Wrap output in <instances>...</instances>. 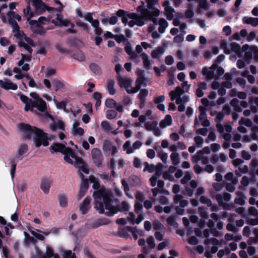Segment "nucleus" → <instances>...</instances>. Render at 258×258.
I'll use <instances>...</instances> for the list:
<instances>
[{
  "instance_id": "obj_1",
  "label": "nucleus",
  "mask_w": 258,
  "mask_h": 258,
  "mask_svg": "<svg viewBox=\"0 0 258 258\" xmlns=\"http://www.w3.org/2000/svg\"><path fill=\"white\" fill-rule=\"evenodd\" d=\"M94 199V208L99 214H104L107 216H113L121 210L128 211L130 209L128 203L126 201L121 203V206H113L111 194L105 188L94 191L93 194Z\"/></svg>"
},
{
  "instance_id": "obj_2",
  "label": "nucleus",
  "mask_w": 258,
  "mask_h": 258,
  "mask_svg": "<svg viewBox=\"0 0 258 258\" xmlns=\"http://www.w3.org/2000/svg\"><path fill=\"white\" fill-rule=\"evenodd\" d=\"M19 128L23 132L25 139L30 140L33 136V141L36 147H39L41 145L44 147L48 146L47 134L41 129L23 122L19 124Z\"/></svg>"
},
{
  "instance_id": "obj_3",
  "label": "nucleus",
  "mask_w": 258,
  "mask_h": 258,
  "mask_svg": "<svg viewBox=\"0 0 258 258\" xmlns=\"http://www.w3.org/2000/svg\"><path fill=\"white\" fill-rule=\"evenodd\" d=\"M211 234L214 236H218L220 235V232L216 229V227L219 229L221 230L224 227V223L219 220L218 216L216 213L211 214Z\"/></svg>"
},
{
  "instance_id": "obj_4",
  "label": "nucleus",
  "mask_w": 258,
  "mask_h": 258,
  "mask_svg": "<svg viewBox=\"0 0 258 258\" xmlns=\"http://www.w3.org/2000/svg\"><path fill=\"white\" fill-rule=\"evenodd\" d=\"M242 49L245 51L244 59L247 63H249L252 58L258 60V49L256 47H249L248 45L243 46Z\"/></svg>"
},
{
  "instance_id": "obj_5",
  "label": "nucleus",
  "mask_w": 258,
  "mask_h": 258,
  "mask_svg": "<svg viewBox=\"0 0 258 258\" xmlns=\"http://www.w3.org/2000/svg\"><path fill=\"white\" fill-rule=\"evenodd\" d=\"M191 160L194 163H197L201 160L203 164H207L205 167V171L210 173V164H207L209 162V160L207 157L204 156L203 151L200 150L198 151L197 153L192 157Z\"/></svg>"
},
{
  "instance_id": "obj_6",
  "label": "nucleus",
  "mask_w": 258,
  "mask_h": 258,
  "mask_svg": "<svg viewBox=\"0 0 258 258\" xmlns=\"http://www.w3.org/2000/svg\"><path fill=\"white\" fill-rule=\"evenodd\" d=\"M91 157L93 163L97 167H100L101 165L104 157L100 149L97 148H94L91 151Z\"/></svg>"
},
{
  "instance_id": "obj_7",
  "label": "nucleus",
  "mask_w": 258,
  "mask_h": 258,
  "mask_svg": "<svg viewBox=\"0 0 258 258\" xmlns=\"http://www.w3.org/2000/svg\"><path fill=\"white\" fill-rule=\"evenodd\" d=\"M27 21L30 25V29L32 31L37 34L44 35L46 33V30L44 28L39 24L37 20L27 19Z\"/></svg>"
},
{
  "instance_id": "obj_8",
  "label": "nucleus",
  "mask_w": 258,
  "mask_h": 258,
  "mask_svg": "<svg viewBox=\"0 0 258 258\" xmlns=\"http://www.w3.org/2000/svg\"><path fill=\"white\" fill-rule=\"evenodd\" d=\"M49 150L52 154L54 153L60 152L61 154H64L66 150L71 151V148L66 147L64 144L59 143H54L50 147Z\"/></svg>"
},
{
  "instance_id": "obj_9",
  "label": "nucleus",
  "mask_w": 258,
  "mask_h": 258,
  "mask_svg": "<svg viewBox=\"0 0 258 258\" xmlns=\"http://www.w3.org/2000/svg\"><path fill=\"white\" fill-rule=\"evenodd\" d=\"M224 70L222 67L218 66L216 63H213L211 66V80L212 79H218L224 74Z\"/></svg>"
},
{
  "instance_id": "obj_10",
  "label": "nucleus",
  "mask_w": 258,
  "mask_h": 258,
  "mask_svg": "<svg viewBox=\"0 0 258 258\" xmlns=\"http://www.w3.org/2000/svg\"><path fill=\"white\" fill-rule=\"evenodd\" d=\"M199 109L200 112L199 115V119L201 122V125L204 127L209 126L210 120L207 119V115L206 114L207 109L201 105L199 106Z\"/></svg>"
},
{
  "instance_id": "obj_11",
  "label": "nucleus",
  "mask_w": 258,
  "mask_h": 258,
  "mask_svg": "<svg viewBox=\"0 0 258 258\" xmlns=\"http://www.w3.org/2000/svg\"><path fill=\"white\" fill-rule=\"evenodd\" d=\"M91 198L90 197H87L84 201L80 204V210L83 214H86L90 208Z\"/></svg>"
},
{
  "instance_id": "obj_12",
  "label": "nucleus",
  "mask_w": 258,
  "mask_h": 258,
  "mask_svg": "<svg viewBox=\"0 0 258 258\" xmlns=\"http://www.w3.org/2000/svg\"><path fill=\"white\" fill-rule=\"evenodd\" d=\"M147 3V7L148 9L151 11V13H153V15L156 17H158L160 14V10L154 7V6L158 2V0H146Z\"/></svg>"
},
{
  "instance_id": "obj_13",
  "label": "nucleus",
  "mask_w": 258,
  "mask_h": 258,
  "mask_svg": "<svg viewBox=\"0 0 258 258\" xmlns=\"http://www.w3.org/2000/svg\"><path fill=\"white\" fill-rule=\"evenodd\" d=\"M33 102L35 108H36L39 111L44 112L46 110V103L42 98L38 99L37 100H34Z\"/></svg>"
},
{
  "instance_id": "obj_14",
  "label": "nucleus",
  "mask_w": 258,
  "mask_h": 258,
  "mask_svg": "<svg viewBox=\"0 0 258 258\" xmlns=\"http://www.w3.org/2000/svg\"><path fill=\"white\" fill-rule=\"evenodd\" d=\"M118 81L120 87H123L126 89H128L130 87L132 84V80L130 79L125 78L124 79L122 77L120 76L118 78Z\"/></svg>"
},
{
  "instance_id": "obj_15",
  "label": "nucleus",
  "mask_w": 258,
  "mask_h": 258,
  "mask_svg": "<svg viewBox=\"0 0 258 258\" xmlns=\"http://www.w3.org/2000/svg\"><path fill=\"white\" fill-rule=\"evenodd\" d=\"M223 78L225 81L222 83V86L227 89L231 88L232 87L231 83L232 80V75L229 73H226L224 75Z\"/></svg>"
},
{
  "instance_id": "obj_16",
  "label": "nucleus",
  "mask_w": 258,
  "mask_h": 258,
  "mask_svg": "<svg viewBox=\"0 0 258 258\" xmlns=\"http://www.w3.org/2000/svg\"><path fill=\"white\" fill-rule=\"evenodd\" d=\"M0 87L6 90H16L18 88L17 85L10 82H4L0 80Z\"/></svg>"
},
{
  "instance_id": "obj_17",
  "label": "nucleus",
  "mask_w": 258,
  "mask_h": 258,
  "mask_svg": "<svg viewBox=\"0 0 258 258\" xmlns=\"http://www.w3.org/2000/svg\"><path fill=\"white\" fill-rule=\"evenodd\" d=\"M71 151H68L67 150H66L65 153L63 154L64 156L63 157L64 160L67 162L69 164H74V161L70 158V156L73 158L76 157V153L73 150L72 148H71Z\"/></svg>"
},
{
  "instance_id": "obj_18",
  "label": "nucleus",
  "mask_w": 258,
  "mask_h": 258,
  "mask_svg": "<svg viewBox=\"0 0 258 258\" xmlns=\"http://www.w3.org/2000/svg\"><path fill=\"white\" fill-rule=\"evenodd\" d=\"M200 126V123L196 117L195 121H194V127L197 129L196 133L197 134H200L202 136H206L208 133V129L206 127L200 128L199 127Z\"/></svg>"
},
{
  "instance_id": "obj_19",
  "label": "nucleus",
  "mask_w": 258,
  "mask_h": 258,
  "mask_svg": "<svg viewBox=\"0 0 258 258\" xmlns=\"http://www.w3.org/2000/svg\"><path fill=\"white\" fill-rule=\"evenodd\" d=\"M40 187L45 194H48L50 187V182L49 180L46 178H43L41 179Z\"/></svg>"
},
{
  "instance_id": "obj_20",
  "label": "nucleus",
  "mask_w": 258,
  "mask_h": 258,
  "mask_svg": "<svg viewBox=\"0 0 258 258\" xmlns=\"http://www.w3.org/2000/svg\"><path fill=\"white\" fill-rule=\"evenodd\" d=\"M145 3L142 2V5L137 7V10L138 12H140L141 15H143L144 18L149 17L151 14V11L146 9L144 7Z\"/></svg>"
},
{
  "instance_id": "obj_21",
  "label": "nucleus",
  "mask_w": 258,
  "mask_h": 258,
  "mask_svg": "<svg viewBox=\"0 0 258 258\" xmlns=\"http://www.w3.org/2000/svg\"><path fill=\"white\" fill-rule=\"evenodd\" d=\"M241 46L238 43L235 42H232L229 45V49L225 48V52L226 53H229L230 51L238 53L240 51Z\"/></svg>"
},
{
  "instance_id": "obj_22",
  "label": "nucleus",
  "mask_w": 258,
  "mask_h": 258,
  "mask_svg": "<svg viewBox=\"0 0 258 258\" xmlns=\"http://www.w3.org/2000/svg\"><path fill=\"white\" fill-rule=\"evenodd\" d=\"M243 23L246 24H250L253 27L258 25V18L248 17H244L242 18Z\"/></svg>"
},
{
  "instance_id": "obj_23",
  "label": "nucleus",
  "mask_w": 258,
  "mask_h": 258,
  "mask_svg": "<svg viewBox=\"0 0 258 258\" xmlns=\"http://www.w3.org/2000/svg\"><path fill=\"white\" fill-rule=\"evenodd\" d=\"M57 199L59 205L62 208H65L68 206V198L67 195L64 194H59L58 195Z\"/></svg>"
},
{
  "instance_id": "obj_24",
  "label": "nucleus",
  "mask_w": 258,
  "mask_h": 258,
  "mask_svg": "<svg viewBox=\"0 0 258 258\" xmlns=\"http://www.w3.org/2000/svg\"><path fill=\"white\" fill-rule=\"evenodd\" d=\"M218 131L221 134H224V132L226 133H230L231 132L232 127L229 124H226L224 126L218 123L216 125Z\"/></svg>"
},
{
  "instance_id": "obj_25",
  "label": "nucleus",
  "mask_w": 258,
  "mask_h": 258,
  "mask_svg": "<svg viewBox=\"0 0 258 258\" xmlns=\"http://www.w3.org/2000/svg\"><path fill=\"white\" fill-rule=\"evenodd\" d=\"M126 11L122 9L118 10L116 13L117 17L121 18L122 22L125 25L128 23V17L126 16Z\"/></svg>"
},
{
  "instance_id": "obj_26",
  "label": "nucleus",
  "mask_w": 258,
  "mask_h": 258,
  "mask_svg": "<svg viewBox=\"0 0 258 258\" xmlns=\"http://www.w3.org/2000/svg\"><path fill=\"white\" fill-rule=\"evenodd\" d=\"M50 127L52 131H55L57 128L64 131L65 130V125L62 121H58L54 122L53 124H50Z\"/></svg>"
},
{
  "instance_id": "obj_27",
  "label": "nucleus",
  "mask_w": 258,
  "mask_h": 258,
  "mask_svg": "<svg viewBox=\"0 0 258 258\" xmlns=\"http://www.w3.org/2000/svg\"><path fill=\"white\" fill-rule=\"evenodd\" d=\"M159 25L158 31L160 33H163L168 25L167 21L164 18H160L159 20Z\"/></svg>"
},
{
  "instance_id": "obj_28",
  "label": "nucleus",
  "mask_w": 258,
  "mask_h": 258,
  "mask_svg": "<svg viewBox=\"0 0 258 258\" xmlns=\"http://www.w3.org/2000/svg\"><path fill=\"white\" fill-rule=\"evenodd\" d=\"M164 48L162 46H159L152 51L151 56L153 58H157L159 55L164 53Z\"/></svg>"
},
{
  "instance_id": "obj_29",
  "label": "nucleus",
  "mask_w": 258,
  "mask_h": 258,
  "mask_svg": "<svg viewBox=\"0 0 258 258\" xmlns=\"http://www.w3.org/2000/svg\"><path fill=\"white\" fill-rule=\"evenodd\" d=\"M8 160L9 161V164L11 165L10 173L12 178L13 179L14 178L16 170L17 163L15 162L14 159L11 157H9Z\"/></svg>"
},
{
  "instance_id": "obj_30",
  "label": "nucleus",
  "mask_w": 258,
  "mask_h": 258,
  "mask_svg": "<svg viewBox=\"0 0 258 258\" xmlns=\"http://www.w3.org/2000/svg\"><path fill=\"white\" fill-rule=\"evenodd\" d=\"M211 244L213 245L212 248H211V253H215L218 249V245L220 244L219 241L215 238H211Z\"/></svg>"
},
{
  "instance_id": "obj_31",
  "label": "nucleus",
  "mask_w": 258,
  "mask_h": 258,
  "mask_svg": "<svg viewBox=\"0 0 258 258\" xmlns=\"http://www.w3.org/2000/svg\"><path fill=\"white\" fill-rule=\"evenodd\" d=\"M52 85L55 87L56 92L63 89L64 87V84L59 80L54 79L52 81Z\"/></svg>"
},
{
  "instance_id": "obj_32",
  "label": "nucleus",
  "mask_w": 258,
  "mask_h": 258,
  "mask_svg": "<svg viewBox=\"0 0 258 258\" xmlns=\"http://www.w3.org/2000/svg\"><path fill=\"white\" fill-rule=\"evenodd\" d=\"M231 106L233 107V109L236 112H241L242 111V108L239 106V101L236 98H233L230 103Z\"/></svg>"
},
{
  "instance_id": "obj_33",
  "label": "nucleus",
  "mask_w": 258,
  "mask_h": 258,
  "mask_svg": "<svg viewBox=\"0 0 258 258\" xmlns=\"http://www.w3.org/2000/svg\"><path fill=\"white\" fill-rule=\"evenodd\" d=\"M158 125V122L156 120L148 121L145 123V127L148 131H152Z\"/></svg>"
},
{
  "instance_id": "obj_34",
  "label": "nucleus",
  "mask_w": 258,
  "mask_h": 258,
  "mask_svg": "<svg viewBox=\"0 0 258 258\" xmlns=\"http://www.w3.org/2000/svg\"><path fill=\"white\" fill-rule=\"evenodd\" d=\"M199 7L198 8L197 13H200L201 10H206L208 8L207 0H198Z\"/></svg>"
},
{
  "instance_id": "obj_35",
  "label": "nucleus",
  "mask_w": 258,
  "mask_h": 258,
  "mask_svg": "<svg viewBox=\"0 0 258 258\" xmlns=\"http://www.w3.org/2000/svg\"><path fill=\"white\" fill-rule=\"evenodd\" d=\"M114 81L113 80H109L107 81V88L109 93L111 95H114L115 92V89L114 88Z\"/></svg>"
},
{
  "instance_id": "obj_36",
  "label": "nucleus",
  "mask_w": 258,
  "mask_h": 258,
  "mask_svg": "<svg viewBox=\"0 0 258 258\" xmlns=\"http://www.w3.org/2000/svg\"><path fill=\"white\" fill-rule=\"evenodd\" d=\"M91 71L96 75H100L101 74V69L97 63H91L89 66Z\"/></svg>"
},
{
  "instance_id": "obj_37",
  "label": "nucleus",
  "mask_w": 258,
  "mask_h": 258,
  "mask_svg": "<svg viewBox=\"0 0 258 258\" xmlns=\"http://www.w3.org/2000/svg\"><path fill=\"white\" fill-rule=\"evenodd\" d=\"M141 56L143 60L144 67L146 69H149L151 66V63L148 55L146 53L143 52L141 53Z\"/></svg>"
},
{
  "instance_id": "obj_38",
  "label": "nucleus",
  "mask_w": 258,
  "mask_h": 258,
  "mask_svg": "<svg viewBox=\"0 0 258 258\" xmlns=\"http://www.w3.org/2000/svg\"><path fill=\"white\" fill-rule=\"evenodd\" d=\"M32 3L33 6L37 10L44 9V6H46V5L41 0H33Z\"/></svg>"
},
{
  "instance_id": "obj_39",
  "label": "nucleus",
  "mask_w": 258,
  "mask_h": 258,
  "mask_svg": "<svg viewBox=\"0 0 258 258\" xmlns=\"http://www.w3.org/2000/svg\"><path fill=\"white\" fill-rule=\"evenodd\" d=\"M170 158L174 165H177L179 163V155L177 152H173L170 155Z\"/></svg>"
},
{
  "instance_id": "obj_40",
  "label": "nucleus",
  "mask_w": 258,
  "mask_h": 258,
  "mask_svg": "<svg viewBox=\"0 0 258 258\" xmlns=\"http://www.w3.org/2000/svg\"><path fill=\"white\" fill-rule=\"evenodd\" d=\"M112 143L110 141H105L103 145L102 149L104 152H110L112 149Z\"/></svg>"
},
{
  "instance_id": "obj_41",
  "label": "nucleus",
  "mask_w": 258,
  "mask_h": 258,
  "mask_svg": "<svg viewBox=\"0 0 258 258\" xmlns=\"http://www.w3.org/2000/svg\"><path fill=\"white\" fill-rule=\"evenodd\" d=\"M23 13L24 16H29L28 19H30L34 16V13L31 11V7L30 5L27 6L26 8L23 10Z\"/></svg>"
},
{
  "instance_id": "obj_42",
  "label": "nucleus",
  "mask_w": 258,
  "mask_h": 258,
  "mask_svg": "<svg viewBox=\"0 0 258 258\" xmlns=\"http://www.w3.org/2000/svg\"><path fill=\"white\" fill-rule=\"evenodd\" d=\"M105 106L108 108H114L116 105V102L113 99L108 98L105 101Z\"/></svg>"
},
{
  "instance_id": "obj_43",
  "label": "nucleus",
  "mask_w": 258,
  "mask_h": 258,
  "mask_svg": "<svg viewBox=\"0 0 258 258\" xmlns=\"http://www.w3.org/2000/svg\"><path fill=\"white\" fill-rule=\"evenodd\" d=\"M117 115L116 111L112 109L107 110L106 113V117L108 119H112L115 118Z\"/></svg>"
},
{
  "instance_id": "obj_44",
  "label": "nucleus",
  "mask_w": 258,
  "mask_h": 258,
  "mask_svg": "<svg viewBox=\"0 0 258 258\" xmlns=\"http://www.w3.org/2000/svg\"><path fill=\"white\" fill-rule=\"evenodd\" d=\"M9 23L12 26L14 33L20 30V27L15 20H9Z\"/></svg>"
},
{
  "instance_id": "obj_45",
  "label": "nucleus",
  "mask_w": 258,
  "mask_h": 258,
  "mask_svg": "<svg viewBox=\"0 0 258 258\" xmlns=\"http://www.w3.org/2000/svg\"><path fill=\"white\" fill-rule=\"evenodd\" d=\"M73 159H75V163L74 165L76 168H79V167L85 163L84 160L81 157H78L76 155V157L73 158Z\"/></svg>"
},
{
  "instance_id": "obj_46",
  "label": "nucleus",
  "mask_w": 258,
  "mask_h": 258,
  "mask_svg": "<svg viewBox=\"0 0 258 258\" xmlns=\"http://www.w3.org/2000/svg\"><path fill=\"white\" fill-rule=\"evenodd\" d=\"M239 125H245L247 127H251L252 124V121L249 119L242 118L239 121Z\"/></svg>"
},
{
  "instance_id": "obj_47",
  "label": "nucleus",
  "mask_w": 258,
  "mask_h": 258,
  "mask_svg": "<svg viewBox=\"0 0 258 258\" xmlns=\"http://www.w3.org/2000/svg\"><path fill=\"white\" fill-rule=\"evenodd\" d=\"M167 223L168 224L172 226H175L177 225V223L176 222V218L174 215H171L167 219Z\"/></svg>"
},
{
  "instance_id": "obj_48",
  "label": "nucleus",
  "mask_w": 258,
  "mask_h": 258,
  "mask_svg": "<svg viewBox=\"0 0 258 258\" xmlns=\"http://www.w3.org/2000/svg\"><path fill=\"white\" fill-rule=\"evenodd\" d=\"M28 149V146L26 144H22L20 146L18 153L20 156H22L27 152Z\"/></svg>"
},
{
  "instance_id": "obj_49",
  "label": "nucleus",
  "mask_w": 258,
  "mask_h": 258,
  "mask_svg": "<svg viewBox=\"0 0 258 258\" xmlns=\"http://www.w3.org/2000/svg\"><path fill=\"white\" fill-rule=\"evenodd\" d=\"M149 94L148 90L147 89H141L140 93L138 94L139 99H146V97Z\"/></svg>"
},
{
  "instance_id": "obj_50",
  "label": "nucleus",
  "mask_w": 258,
  "mask_h": 258,
  "mask_svg": "<svg viewBox=\"0 0 258 258\" xmlns=\"http://www.w3.org/2000/svg\"><path fill=\"white\" fill-rule=\"evenodd\" d=\"M198 212L200 216L203 219H207L208 218L207 212L206 210V209L203 207H200L198 208Z\"/></svg>"
},
{
  "instance_id": "obj_51",
  "label": "nucleus",
  "mask_w": 258,
  "mask_h": 258,
  "mask_svg": "<svg viewBox=\"0 0 258 258\" xmlns=\"http://www.w3.org/2000/svg\"><path fill=\"white\" fill-rule=\"evenodd\" d=\"M131 142L129 141H127L123 145V150L126 151L127 154H131L133 152V150L130 147Z\"/></svg>"
},
{
  "instance_id": "obj_52",
  "label": "nucleus",
  "mask_w": 258,
  "mask_h": 258,
  "mask_svg": "<svg viewBox=\"0 0 258 258\" xmlns=\"http://www.w3.org/2000/svg\"><path fill=\"white\" fill-rule=\"evenodd\" d=\"M155 167V171L156 175L158 176H160L163 172V165L161 163H159Z\"/></svg>"
},
{
  "instance_id": "obj_53",
  "label": "nucleus",
  "mask_w": 258,
  "mask_h": 258,
  "mask_svg": "<svg viewBox=\"0 0 258 258\" xmlns=\"http://www.w3.org/2000/svg\"><path fill=\"white\" fill-rule=\"evenodd\" d=\"M144 20H145V18H144L143 15H139V17L135 20L136 25L140 27L143 26L145 24Z\"/></svg>"
},
{
  "instance_id": "obj_54",
  "label": "nucleus",
  "mask_w": 258,
  "mask_h": 258,
  "mask_svg": "<svg viewBox=\"0 0 258 258\" xmlns=\"http://www.w3.org/2000/svg\"><path fill=\"white\" fill-rule=\"evenodd\" d=\"M245 197H236V198H235L234 202L235 204L243 206L245 204Z\"/></svg>"
},
{
  "instance_id": "obj_55",
  "label": "nucleus",
  "mask_w": 258,
  "mask_h": 258,
  "mask_svg": "<svg viewBox=\"0 0 258 258\" xmlns=\"http://www.w3.org/2000/svg\"><path fill=\"white\" fill-rule=\"evenodd\" d=\"M203 76H205L207 81L210 80V67H204L202 71Z\"/></svg>"
},
{
  "instance_id": "obj_56",
  "label": "nucleus",
  "mask_w": 258,
  "mask_h": 258,
  "mask_svg": "<svg viewBox=\"0 0 258 258\" xmlns=\"http://www.w3.org/2000/svg\"><path fill=\"white\" fill-rule=\"evenodd\" d=\"M147 243L150 249H153L155 246V243L153 237L152 236H149L147 239Z\"/></svg>"
},
{
  "instance_id": "obj_57",
  "label": "nucleus",
  "mask_w": 258,
  "mask_h": 258,
  "mask_svg": "<svg viewBox=\"0 0 258 258\" xmlns=\"http://www.w3.org/2000/svg\"><path fill=\"white\" fill-rule=\"evenodd\" d=\"M235 212L240 215H242V216L244 218H248V215L246 213H244V212L245 211V209L243 207H239L235 210Z\"/></svg>"
},
{
  "instance_id": "obj_58",
  "label": "nucleus",
  "mask_w": 258,
  "mask_h": 258,
  "mask_svg": "<svg viewBox=\"0 0 258 258\" xmlns=\"http://www.w3.org/2000/svg\"><path fill=\"white\" fill-rule=\"evenodd\" d=\"M144 164L145 165V168L144 170H148L149 172L152 173L155 171L156 169V166L153 164H149L148 162H145Z\"/></svg>"
},
{
  "instance_id": "obj_59",
  "label": "nucleus",
  "mask_w": 258,
  "mask_h": 258,
  "mask_svg": "<svg viewBox=\"0 0 258 258\" xmlns=\"http://www.w3.org/2000/svg\"><path fill=\"white\" fill-rule=\"evenodd\" d=\"M205 243L206 245V251L205 252V256L207 258H210V247L209 244H210V239H206L205 241Z\"/></svg>"
},
{
  "instance_id": "obj_60",
  "label": "nucleus",
  "mask_w": 258,
  "mask_h": 258,
  "mask_svg": "<svg viewBox=\"0 0 258 258\" xmlns=\"http://www.w3.org/2000/svg\"><path fill=\"white\" fill-rule=\"evenodd\" d=\"M33 102H34V100H30L29 102L25 104L24 109L26 111H33V108H35Z\"/></svg>"
},
{
  "instance_id": "obj_61",
  "label": "nucleus",
  "mask_w": 258,
  "mask_h": 258,
  "mask_svg": "<svg viewBox=\"0 0 258 258\" xmlns=\"http://www.w3.org/2000/svg\"><path fill=\"white\" fill-rule=\"evenodd\" d=\"M30 232L31 233V234H32L37 239L41 241H43L44 240L45 237L43 235L39 233H37L33 230L30 231Z\"/></svg>"
},
{
  "instance_id": "obj_62",
  "label": "nucleus",
  "mask_w": 258,
  "mask_h": 258,
  "mask_svg": "<svg viewBox=\"0 0 258 258\" xmlns=\"http://www.w3.org/2000/svg\"><path fill=\"white\" fill-rule=\"evenodd\" d=\"M184 90L180 87L178 86L177 87L175 90L171 91L172 94H176L178 97H180L181 95L183 93Z\"/></svg>"
},
{
  "instance_id": "obj_63",
  "label": "nucleus",
  "mask_w": 258,
  "mask_h": 258,
  "mask_svg": "<svg viewBox=\"0 0 258 258\" xmlns=\"http://www.w3.org/2000/svg\"><path fill=\"white\" fill-rule=\"evenodd\" d=\"M63 258H76L75 253H72V251L69 250L64 251L63 254Z\"/></svg>"
},
{
  "instance_id": "obj_64",
  "label": "nucleus",
  "mask_w": 258,
  "mask_h": 258,
  "mask_svg": "<svg viewBox=\"0 0 258 258\" xmlns=\"http://www.w3.org/2000/svg\"><path fill=\"white\" fill-rule=\"evenodd\" d=\"M226 229L229 231L236 232L237 231V228L233 223H229L226 225Z\"/></svg>"
}]
</instances>
